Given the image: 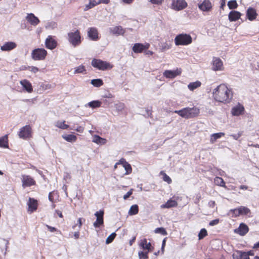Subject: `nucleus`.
I'll use <instances>...</instances> for the list:
<instances>
[{"instance_id":"64","label":"nucleus","mask_w":259,"mask_h":259,"mask_svg":"<svg viewBox=\"0 0 259 259\" xmlns=\"http://www.w3.org/2000/svg\"><path fill=\"white\" fill-rule=\"evenodd\" d=\"M73 236L75 238V239H77L79 237V231H76L74 233Z\"/></svg>"},{"instance_id":"54","label":"nucleus","mask_w":259,"mask_h":259,"mask_svg":"<svg viewBox=\"0 0 259 259\" xmlns=\"http://www.w3.org/2000/svg\"><path fill=\"white\" fill-rule=\"evenodd\" d=\"M152 114V111L150 109H146L145 110V113L143 114L144 116L146 117H150Z\"/></svg>"},{"instance_id":"6","label":"nucleus","mask_w":259,"mask_h":259,"mask_svg":"<svg viewBox=\"0 0 259 259\" xmlns=\"http://www.w3.org/2000/svg\"><path fill=\"white\" fill-rule=\"evenodd\" d=\"M68 41L74 47L79 45L81 42V37L79 31L76 30L74 32H69L68 33Z\"/></svg>"},{"instance_id":"3","label":"nucleus","mask_w":259,"mask_h":259,"mask_svg":"<svg viewBox=\"0 0 259 259\" xmlns=\"http://www.w3.org/2000/svg\"><path fill=\"white\" fill-rule=\"evenodd\" d=\"M192 41V38L189 34L182 33L177 35L175 38V42L176 46H186L190 44Z\"/></svg>"},{"instance_id":"59","label":"nucleus","mask_w":259,"mask_h":259,"mask_svg":"<svg viewBox=\"0 0 259 259\" xmlns=\"http://www.w3.org/2000/svg\"><path fill=\"white\" fill-rule=\"evenodd\" d=\"M74 130L78 133H82L84 131V128L81 126H79L76 128L74 129Z\"/></svg>"},{"instance_id":"14","label":"nucleus","mask_w":259,"mask_h":259,"mask_svg":"<svg viewBox=\"0 0 259 259\" xmlns=\"http://www.w3.org/2000/svg\"><path fill=\"white\" fill-rule=\"evenodd\" d=\"M88 35L90 39L96 41L99 39L97 29L96 27H90L88 29Z\"/></svg>"},{"instance_id":"34","label":"nucleus","mask_w":259,"mask_h":259,"mask_svg":"<svg viewBox=\"0 0 259 259\" xmlns=\"http://www.w3.org/2000/svg\"><path fill=\"white\" fill-rule=\"evenodd\" d=\"M225 135V133H214L211 135L210 142L212 143H213L216 140L218 139L221 138L222 136Z\"/></svg>"},{"instance_id":"27","label":"nucleus","mask_w":259,"mask_h":259,"mask_svg":"<svg viewBox=\"0 0 259 259\" xmlns=\"http://www.w3.org/2000/svg\"><path fill=\"white\" fill-rule=\"evenodd\" d=\"M120 163L122 164L123 167L124 168L126 172L125 175H128L132 172V168L131 164L126 161L124 158H121L120 160Z\"/></svg>"},{"instance_id":"36","label":"nucleus","mask_w":259,"mask_h":259,"mask_svg":"<svg viewBox=\"0 0 259 259\" xmlns=\"http://www.w3.org/2000/svg\"><path fill=\"white\" fill-rule=\"evenodd\" d=\"M101 105V102L98 100H94L88 103V106L93 109L99 107Z\"/></svg>"},{"instance_id":"2","label":"nucleus","mask_w":259,"mask_h":259,"mask_svg":"<svg viewBox=\"0 0 259 259\" xmlns=\"http://www.w3.org/2000/svg\"><path fill=\"white\" fill-rule=\"evenodd\" d=\"M174 112L183 118L188 119L197 116L199 113V110L195 107H187L180 110H176Z\"/></svg>"},{"instance_id":"38","label":"nucleus","mask_w":259,"mask_h":259,"mask_svg":"<svg viewBox=\"0 0 259 259\" xmlns=\"http://www.w3.org/2000/svg\"><path fill=\"white\" fill-rule=\"evenodd\" d=\"M55 126L62 130H66L69 127V125L65 123V121H57L56 122Z\"/></svg>"},{"instance_id":"15","label":"nucleus","mask_w":259,"mask_h":259,"mask_svg":"<svg viewBox=\"0 0 259 259\" xmlns=\"http://www.w3.org/2000/svg\"><path fill=\"white\" fill-rule=\"evenodd\" d=\"M28 206V211L30 213L35 211L37 208V201L36 200L29 198V201L27 203Z\"/></svg>"},{"instance_id":"45","label":"nucleus","mask_w":259,"mask_h":259,"mask_svg":"<svg viewBox=\"0 0 259 259\" xmlns=\"http://www.w3.org/2000/svg\"><path fill=\"white\" fill-rule=\"evenodd\" d=\"M160 175L163 176V180L164 182H167L168 184H171L172 182V180L167 175L164 171H161L160 172Z\"/></svg>"},{"instance_id":"44","label":"nucleus","mask_w":259,"mask_h":259,"mask_svg":"<svg viewBox=\"0 0 259 259\" xmlns=\"http://www.w3.org/2000/svg\"><path fill=\"white\" fill-rule=\"evenodd\" d=\"M85 71H86V70H85L84 66H83V65H80L79 66H78L77 67H75L74 68V73L75 74H76V73H83V72H84Z\"/></svg>"},{"instance_id":"58","label":"nucleus","mask_w":259,"mask_h":259,"mask_svg":"<svg viewBox=\"0 0 259 259\" xmlns=\"http://www.w3.org/2000/svg\"><path fill=\"white\" fill-rule=\"evenodd\" d=\"M46 227L48 228V230L51 232H54L55 231H57V229L54 227H52V226H49L48 225H46Z\"/></svg>"},{"instance_id":"11","label":"nucleus","mask_w":259,"mask_h":259,"mask_svg":"<svg viewBox=\"0 0 259 259\" xmlns=\"http://www.w3.org/2000/svg\"><path fill=\"white\" fill-rule=\"evenodd\" d=\"M150 47L149 44L145 45L141 43H136L133 47V51L135 53H141L144 50H148Z\"/></svg>"},{"instance_id":"31","label":"nucleus","mask_w":259,"mask_h":259,"mask_svg":"<svg viewBox=\"0 0 259 259\" xmlns=\"http://www.w3.org/2000/svg\"><path fill=\"white\" fill-rule=\"evenodd\" d=\"M62 137L65 140L71 143L75 142L77 139L76 136L72 134L63 135Z\"/></svg>"},{"instance_id":"24","label":"nucleus","mask_w":259,"mask_h":259,"mask_svg":"<svg viewBox=\"0 0 259 259\" xmlns=\"http://www.w3.org/2000/svg\"><path fill=\"white\" fill-rule=\"evenodd\" d=\"M256 10L251 7H249L246 11V17L250 21L254 20L257 16Z\"/></svg>"},{"instance_id":"5","label":"nucleus","mask_w":259,"mask_h":259,"mask_svg":"<svg viewBox=\"0 0 259 259\" xmlns=\"http://www.w3.org/2000/svg\"><path fill=\"white\" fill-rule=\"evenodd\" d=\"M47 55V51L43 48L35 49L31 53V57L34 60H44Z\"/></svg>"},{"instance_id":"32","label":"nucleus","mask_w":259,"mask_h":259,"mask_svg":"<svg viewBox=\"0 0 259 259\" xmlns=\"http://www.w3.org/2000/svg\"><path fill=\"white\" fill-rule=\"evenodd\" d=\"M201 83L200 81L197 80L194 82H190L188 85V88L190 91H194L197 88L200 87Z\"/></svg>"},{"instance_id":"8","label":"nucleus","mask_w":259,"mask_h":259,"mask_svg":"<svg viewBox=\"0 0 259 259\" xmlns=\"http://www.w3.org/2000/svg\"><path fill=\"white\" fill-rule=\"evenodd\" d=\"M19 137L23 139H26L31 136V127L29 125H26L22 127L18 134Z\"/></svg>"},{"instance_id":"49","label":"nucleus","mask_w":259,"mask_h":259,"mask_svg":"<svg viewBox=\"0 0 259 259\" xmlns=\"http://www.w3.org/2000/svg\"><path fill=\"white\" fill-rule=\"evenodd\" d=\"M155 233H159L163 235H167V232H166L165 229L163 227L157 228L155 230Z\"/></svg>"},{"instance_id":"35","label":"nucleus","mask_w":259,"mask_h":259,"mask_svg":"<svg viewBox=\"0 0 259 259\" xmlns=\"http://www.w3.org/2000/svg\"><path fill=\"white\" fill-rule=\"evenodd\" d=\"M91 83L95 87H100L103 84V81L101 78L91 80Z\"/></svg>"},{"instance_id":"39","label":"nucleus","mask_w":259,"mask_h":259,"mask_svg":"<svg viewBox=\"0 0 259 259\" xmlns=\"http://www.w3.org/2000/svg\"><path fill=\"white\" fill-rule=\"evenodd\" d=\"M214 183L217 185L220 186L221 187H226L225 183L224 180L221 177H216L214 179Z\"/></svg>"},{"instance_id":"4","label":"nucleus","mask_w":259,"mask_h":259,"mask_svg":"<svg viewBox=\"0 0 259 259\" xmlns=\"http://www.w3.org/2000/svg\"><path fill=\"white\" fill-rule=\"evenodd\" d=\"M91 64L94 67L101 70H106L112 68V65L109 63L97 59H93Z\"/></svg>"},{"instance_id":"53","label":"nucleus","mask_w":259,"mask_h":259,"mask_svg":"<svg viewBox=\"0 0 259 259\" xmlns=\"http://www.w3.org/2000/svg\"><path fill=\"white\" fill-rule=\"evenodd\" d=\"M133 190L131 189L123 196V198L124 200L127 199L130 197V196L133 194Z\"/></svg>"},{"instance_id":"28","label":"nucleus","mask_w":259,"mask_h":259,"mask_svg":"<svg viewBox=\"0 0 259 259\" xmlns=\"http://www.w3.org/2000/svg\"><path fill=\"white\" fill-rule=\"evenodd\" d=\"M178 205L177 202L171 199H169L165 203L161 205L162 208H169L173 207H176Z\"/></svg>"},{"instance_id":"18","label":"nucleus","mask_w":259,"mask_h":259,"mask_svg":"<svg viewBox=\"0 0 259 259\" xmlns=\"http://www.w3.org/2000/svg\"><path fill=\"white\" fill-rule=\"evenodd\" d=\"M244 111V107L243 106L238 104V105L232 108L231 113L234 116H239L242 114Z\"/></svg>"},{"instance_id":"60","label":"nucleus","mask_w":259,"mask_h":259,"mask_svg":"<svg viewBox=\"0 0 259 259\" xmlns=\"http://www.w3.org/2000/svg\"><path fill=\"white\" fill-rule=\"evenodd\" d=\"M215 205L214 201L211 200L208 202V206L211 208H213Z\"/></svg>"},{"instance_id":"23","label":"nucleus","mask_w":259,"mask_h":259,"mask_svg":"<svg viewBox=\"0 0 259 259\" xmlns=\"http://www.w3.org/2000/svg\"><path fill=\"white\" fill-rule=\"evenodd\" d=\"M241 14L238 11L232 10L228 15V19L230 22L236 21L241 17Z\"/></svg>"},{"instance_id":"25","label":"nucleus","mask_w":259,"mask_h":259,"mask_svg":"<svg viewBox=\"0 0 259 259\" xmlns=\"http://www.w3.org/2000/svg\"><path fill=\"white\" fill-rule=\"evenodd\" d=\"M35 183V181L30 176H26L23 177L22 180V186L23 187H29L34 185Z\"/></svg>"},{"instance_id":"9","label":"nucleus","mask_w":259,"mask_h":259,"mask_svg":"<svg viewBox=\"0 0 259 259\" xmlns=\"http://www.w3.org/2000/svg\"><path fill=\"white\" fill-rule=\"evenodd\" d=\"M171 6L173 9L176 11H180L187 7V3L185 0H174Z\"/></svg>"},{"instance_id":"40","label":"nucleus","mask_w":259,"mask_h":259,"mask_svg":"<svg viewBox=\"0 0 259 259\" xmlns=\"http://www.w3.org/2000/svg\"><path fill=\"white\" fill-rule=\"evenodd\" d=\"M227 5L230 10L236 9L238 7V4L236 0H231L229 1Z\"/></svg>"},{"instance_id":"47","label":"nucleus","mask_w":259,"mask_h":259,"mask_svg":"<svg viewBox=\"0 0 259 259\" xmlns=\"http://www.w3.org/2000/svg\"><path fill=\"white\" fill-rule=\"evenodd\" d=\"M116 236V234L115 232L112 233L106 239V244H109L111 243L114 238H115Z\"/></svg>"},{"instance_id":"29","label":"nucleus","mask_w":259,"mask_h":259,"mask_svg":"<svg viewBox=\"0 0 259 259\" xmlns=\"http://www.w3.org/2000/svg\"><path fill=\"white\" fill-rule=\"evenodd\" d=\"M8 146V135H6L0 138V147L7 148Z\"/></svg>"},{"instance_id":"57","label":"nucleus","mask_w":259,"mask_h":259,"mask_svg":"<svg viewBox=\"0 0 259 259\" xmlns=\"http://www.w3.org/2000/svg\"><path fill=\"white\" fill-rule=\"evenodd\" d=\"M163 0H150V2L153 4L156 5H159L161 4Z\"/></svg>"},{"instance_id":"46","label":"nucleus","mask_w":259,"mask_h":259,"mask_svg":"<svg viewBox=\"0 0 259 259\" xmlns=\"http://www.w3.org/2000/svg\"><path fill=\"white\" fill-rule=\"evenodd\" d=\"M148 251H140L138 252L139 259H148Z\"/></svg>"},{"instance_id":"61","label":"nucleus","mask_w":259,"mask_h":259,"mask_svg":"<svg viewBox=\"0 0 259 259\" xmlns=\"http://www.w3.org/2000/svg\"><path fill=\"white\" fill-rule=\"evenodd\" d=\"M110 0H99L98 1V5L100 4H107L109 3Z\"/></svg>"},{"instance_id":"26","label":"nucleus","mask_w":259,"mask_h":259,"mask_svg":"<svg viewBox=\"0 0 259 259\" xmlns=\"http://www.w3.org/2000/svg\"><path fill=\"white\" fill-rule=\"evenodd\" d=\"M140 245L143 249L147 250L148 252L152 251L153 249L151 243H147V240L146 238L141 240Z\"/></svg>"},{"instance_id":"16","label":"nucleus","mask_w":259,"mask_h":259,"mask_svg":"<svg viewBox=\"0 0 259 259\" xmlns=\"http://www.w3.org/2000/svg\"><path fill=\"white\" fill-rule=\"evenodd\" d=\"M181 72V71L178 69L174 70H166L163 72V75L166 78H174L177 75L180 74Z\"/></svg>"},{"instance_id":"12","label":"nucleus","mask_w":259,"mask_h":259,"mask_svg":"<svg viewBox=\"0 0 259 259\" xmlns=\"http://www.w3.org/2000/svg\"><path fill=\"white\" fill-rule=\"evenodd\" d=\"M248 231V227L243 223L240 224L238 228L234 230V232L235 233L238 234L241 236L245 235Z\"/></svg>"},{"instance_id":"42","label":"nucleus","mask_w":259,"mask_h":259,"mask_svg":"<svg viewBox=\"0 0 259 259\" xmlns=\"http://www.w3.org/2000/svg\"><path fill=\"white\" fill-rule=\"evenodd\" d=\"M124 104L121 102H118L114 104V108L118 112L121 111L124 109Z\"/></svg>"},{"instance_id":"13","label":"nucleus","mask_w":259,"mask_h":259,"mask_svg":"<svg viewBox=\"0 0 259 259\" xmlns=\"http://www.w3.org/2000/svg\"><path fill=\"white\" fill-rule=\"evenodd\" d=\"M45 45L47 49L53 50L57 47V42L52 36L49 35L46 39Z\"/></svg>"},{"instance_id":"48","label":"nucleus","mask_w":259,"mask_h":259,"mask_svg":"<svg viewBox=\"0 0 259 259\" xmlns=\"http://www.w3.org/2000/svg\"><path fill=\"white\" fill-rule=\"evenodd\" d=\"M98 5V2H96L95 0H90V3L88 5L86 6V8L85 10H87L88 9H91L93 7Z\"/></svg>"},{"instance_id":"63","label":"nucleus","mask_w":259,"mask_h":259,"mask_svg":"<svg viewBox=\"0 0 259 259\" xmlns=\"http://www.w3.org/2000/svg\"><path fill=\"white\" fill-rule=\"evenodd\" d=\"M165 242H166V238H164L162 241V245H161V250L163 252L164 248V247L165 245Z\"/></svg>"},{"instance_id":"17","label":"nucleus","mask_w":259,"mask_h":259,"mask_svg":"<svg viewBox=\"0 0 259 259\" xmlns=\"http://www.w3.org/2000/svg\"><path fill=\"white\" fill-rule=\"evenodd\" d=\"M198 7L203 11L208 12L211 9L212 5L209 0H204L198 5Z\"/></svg>"},{"instance_id":"50","label":"nucleus","mask_w":259,"mask_h":259,"mask_svg":"<svg viewBox=\"0 0 259 259\" xmlns=\"http://www.w3.org/2000/svg\"><path fill=\"white\" fill-rule=\"evenodd\" d=\"M238 212H238V207L234 208V209H232L229 211L230 214H232V217H235L240 215H239Z\"/></svg>"},{"instance_id":"1","label":"nucleus","mask_w":259,"mask_h":259,"mask_svg":"<svg viewBox=\"0 0 259 259\" xmlns=\"http://www.w3.org/2000/svg\"><path fill=\"white\" fill-rule=\"evenodd\" d=\"M213 96L216 101L228 103L230 102L233 94L225 84H220L213 91Z\"/></svg>"},{"instance_id":"20","label":"nucleus","mask_w":259,"mask_h":259,"mask_svg":"<svg viewBox=\"0 0 259 259\" xmlns=\"http://www.w3.org/2000/svg\"><path fill=\"white\" fill-rule=\"evenodd\" d=\"M20 82L25 91L29 93L32 92L33 88L29 81L27 79H23L21 80Z\"/></svg>"},{"instance_id":"43","label":"nucleus","mask_w":259,"mask_h":259,"mask_svg":"<svg viewBox=\"0 0 259 259\" xmlns=\"http://www.w3.org/2000/svg\"><path fill=\"white\" fill-rule=\"evenodd\" d=\"M207 235V230L205 228L201 229L198 234L199 240L203 239L205 236Z\"/></svg>"},{"instance_id":"55","label":"nucleus","mask_w":259,"mask_h":259,"mask_svg":"<svg viewBox=\"0 0 259 259\" xmlns=\"http://www.w3.org/2000/svg\"><path fill=\"white\" fill-rule=\"evenodd\" d=\"M29 70L33 73H36L38 71L39 69L35 66L29 67Z\"/></svg>"},{"instance_id":"33","label":"nucleus","mask_w":259,"mask_h":259,"mask_svg":"<svg viewBox=\"0 0 259 259\" xmlns=\"http://www.w3.org/2000/svg\"><path fill=\"white\" fill-rule=\"evenodd\" d=\"M139 212V206L137 204H134L131 206L128 210V214L133 215L137 214Z\"/></svg>"},{"instance_id":"51","label":"nucleus","mask_w":259,"mask_h":259,"mask_svg":"<svg viewBox=\"0 0 259 259\" xmlns=\"http://www.w3.org/2000/svg\"><path fill=\"white\" fill-rule=\"evenodd\" d=\"M242 134H243V132L240 131V132H239L236 134L230 135V136L233 137V138L234 140H237L242 135Z\"/></svg>"},{"instance_id":"52","label":"nucleus","mask_w":259,"mask_h":259,"mask_svg":"<svg viewBox=\"0 0 259 259\" xmlns=\"http://www.w3.org/2000/svg\"><path fill=\"white\" fill-rule=\"evenodd\" d=\"M219 222L220 220L219 219L213 220L209 223V225L211 226L217 225L219 224Z\"/></svg>"},{"instance_id":"21","label":"nucleus","mask_w":259,"mask_h":259,"mask_svg":"<svg viewBox=\"0 0 259 259\" xmlns=\"http://www.w3.org/2000/svg\"><path fill=\"white\" fill-rule=\"evenodd\" d=\"M109 32L114 35H123L125 30L121 26H117L109 28Z\"/></svg>"},{"instance_id":"41","label":"nucleus","mask_w":259,"mask_h":259,"mask_svg":"<svg viewBox=\"0 0 259 259\" xmlns=\"http://www.w3.org/2000/svg\"><path fill=\"white\" fill-rule=\"evenodd\" d=\"M236 252L239 255V259H250L249 257L247 256V253L245 251L237 250Z\"/></svg>"},{"instance_id":"56","label":"nucleus","mask_w":259,"mask_h":259,"mask_svg":"<svg viewBox=\"0 0 259 259\" xmlns=\"http://www.w3.org/2000/svg\"><path fill=\"white\" fill-rule=\"evenodd\" d=\"M77 224L75 225H74V226H73V228H74L76 225H78V228H79V229H80V228L81 227V226L82 225V218H79L77 220Z\"/></svg>"},{"instance_id":"7","label":"nucleus","mask_w":259,"mask_h":259,"mask_svg":"<svg viewBox=\"0 0 259 259\" xmlns=\"http://www.w3.org/2000/svg\"><path fill=\"white\" fill-rule=\"evenodd\" d=\"M104 211L103 209H100L95 212V215L96 217V220L93 223V226L95 228H100L101 226L104 225Z\"/></svg>"},{"instance_id":"37","label":"nucleus","mask_w":259,"mask_h":259,"mask_svg":"<svg viewBox=\"0 0 259 259\" xmlns=\"http://www.w3.org/2000/svg\"><path fill=\"white\" fill-rule=\"evenodd\" d=\"M239 215H246L250 212V209L245 206H241L238 207Z\"/></svg>"},{"instance_id":"22","label":"nucleus","mask_w":259,"mask_h":259,"mask_svg":"<svg viewBox=\"0 0 259 259\" xmlns=\"http://www.w3.org/2000/svg\"><path fill=\"white\" fill-rule=\"evenodd\" d=\"M17 47V45L15 42L13 41H8L5 42L1 47V50L2 51H10Z\"/></svg>"},{"instance_id":"19","label":"nucleus","mask_w":259,"mask_h":259,"mask_svg":"<svg viewBox=\"0 0 259 259\" xmlns=\"http://www.w3.org/2000/svg\"><path fill=\"white\" fill-rule=\"evenodd\" d=\"M27 21L32 25L36 26L39 23V20L33 13L28 14L26 17Z\"/></svg>"},{"instance_id":"30","label":"nucleus","mask_w":259,"mask_h":259,"mask_svg":"<svg viewBox=\"0 0 259 259\" xmlns=\"http://www.w3.org/2000/svg\"><path fill=\"white\" fill-rule=\"evenodd\" d=\"M93 142L98 144L103 145L106 143V140L98 135H95L93 138Z\"/></svg>"},{"instance_id":"62","label":"nucleus","mask_w":259,"mask_h":259,"mask_svg":"<svg viewBox=\"0 0 259 259\" xmlns=\"http://www.w3.org/2000/svg\"><path fill=\"white\" fill-rule=\"evenodd\" d=\"M226 6V0H221L220 9H223Z\"/></svg>"},{"instance_id":"10","label":"nucleus","mask_w":259,"mask_h":259,"mask_svg":"<svg viewBox=\"0 0 259 259\" xmlns=\"http://www.w3.org/2000/svg\"><path fill=\"white\" fill-rule=\"evenodd\" d=\"M212 64L213 71H222L224 69L223 62L220 58L213 57Z\"/></svg>"}]
</instances>
